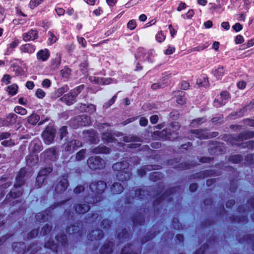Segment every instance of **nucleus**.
Returning <instances> with one entry per match:
<instances>
[{
  "label": "nucleus",
  "instance_id": "nucleus-36",
  "mask_svg": "<svg viewBox=\"0 0 254 254\" xmlns=\"http://www.w3.org/2000/svg\"><path fill=\"white\" fill-rule=\"evenodd\" d=\"M18 86L16 84H12L9 86L7 88V91L9 94L13 96L15 95L17 92Z\"/></svg>",
  "mask_w": 254,
  "mask_h": 254
},
{
  "label": "nucleus",
  "instance_id": "nucleus-58",
  "mask_svg": "<svg viewBox=\"0 0 254 254\" xmlns=\"http://www.w3.org/2000/svg\"><path fill=\"white\" fill-rule=\"evenodd\" d=\"M85 153V149H82L79 151L77 154L76 158L77 160L80 161L83 158L84 154Z\"/></svg>",
  "mask_w": 254,
  "mask_h": 254
},
{
  "label": "nucleus",
  "instance_id": "nucleus-57",
  "mask_svg": "<svg viewBox=\"0 0 254 254\" xmlns=\"http://www.w3.org/2000/svg\"><path fill=\"white\" fill-rule=\"evenodd\" d=\"M116 98L117 95H114L110 100H109L108 102L105 103V104L104 105V107L105 108H109L115 102Z\"/></svg>",
  "mask_w": 254,
  "mask_h": 254
},
{
  "label": "nucleus",
  "instance_id": "nucleus-48",
  "mask_svg": "<svg viewBox=\"0 0 254 254\" xmlns=\"http://www.w3.org/2000/svg\"><path fill=\"white\" fill-rule=\"evenodd\" d=\"M17 117V116L16 115L11 113L7 116V120L9 121L10 124H13L16 122Z\"/></svg>",
  "mask_w": 254,
  "mask_h": 254
},
{
  "label": "nucleus",
  "instance_id": "nucleus-44",
  "mask_svg": "<svg viewBox=\"0 0 254 254\" xmlns=\"http://www.w3.org/2000/svg\"><path fill=\"white\" fill-rule=\"evenodd\" d=\"M147 62L148 63H154L155 62V56L153 51H151L148 54L146 57Z\"/></svg>",
  "mask_w": 254,
  "mask_h": 254
},
{
  "label": "nucleus",
  "instance_id": "nucleus-12",
  "mask_svg": "<svg viewBox=\"0 0 254 254\" xmlns=\"http://www.w3.org/2000/svg\"><path fill=\"white\" fill-rule=\"evenodd\" d=\"M68 186V181L66 178H63L56 186L55 190L58 193L64 192Z\"/></svg>",
  "mask_w": 254,
  "mask_h": 254
},
{
  "label": "nucleus",
  "instance_id": "nucleus-35",
  "mask_svg": "<svg viewBox=\"0 0 254 254\" xmlns=\"http://www.w3.org/2000/svg\"><path fill=\"white\" fill-rule=\"evenodd\" d=\"M124 140L125 142H141V139L137 137L136 136L133 135H128L127 136L124 137Z\"/></svg>",
  "mask_w": 254,
  "mask_h": 254
},
{
  "label": "nucleus",
  "instance_id": "nucleus-10",
  "mask_svg": "<svg viewBox=\"0 0 254 254\" xmlns=\"http://www.w3.org/2000/svg\"><path fill=\"white\" fill-rule=\"evenodd\" d=\"M44 156L47 160L56 161L58 157L57 151L55 148H49L44 152Z\"/></svg>",
  "mask_w": 254,
  "mask_h": 254
},
{
  "label": "nucleus",
  "instance_id": "nucleus-56",
  "mask_svg": "<svg viewBox=\"0 0 254 254\" xmlns=\"http://www.w3.org/2000/svg\"><path fill=\"white\" fill-rule=\"evenodd\" d=\"M19 43L18 40L16 39L11 42L8 46V50L9 51L10 49L12 50L13 49L16 48Z\"/></svg>",
  "mask_w": 254,
  "mask_h": 254
},
{
  "label": "nucleus",
  "instance_id": "nucleus-17",
  "mask_svg": "<svg viewBox=\"0 0 254 254\" xmlns=\"http://www.w3.org/2000/svg\"><path fill=\"white\" fill-rule=\"evenodd\" d=\"M75 99L76 98L70 91L68 94L64 95L62 97L61 100L63 102H65L67 105H70L75 102Z\"/></svg>",
  "mask_w": 254,
  "mask_h": 254
},
{
  "label": "nucleus",
  "instance_id": "nucleus-11",
  "mask_svg": "<svg viewBox=\"0 0 254 254\" xmlns=\"http://www.w3.org/2000/svg\"><path fill=\"white\" fill-rule=\"evenodd\" d=\"M38 38V32L36 30L31 29L23 34V39L25 41L34 40Z\"/></svg>",
  "mask_w": 254,
  "mask_h": 254
},
{
  "label": "nucleus",
  "instance_id": "nucleus-9",
  "mask_svg": "<svg viewBox=\"0 0 254 254\" xmlns=\"http://www.w3.org/2000/svg\"><path fill=\"white\" fill-rule=\"evenodd\" d=\"M192 133L195 134V136L201 139H205L209 137H215L217 135V133L213 132V134H209L206 130H193Z\"/></svg>",
  "mask_w": 254,
  "mask_h": 254
},
{
  "label": "nucleus",
  "instance_id": "nucleus-29",
  "mask_svg": "<svg viewBox=\"0 0 254 254\" xmlns=\"http://www.w3.org/2000/svg\"><path fill=\"white\" fill-rule=\"evenodd\" d=\"M89 209V206L86 204H79L75 207V210L79 213H84Z\"/></svg>",
  "mask_w": 254,
  "mask_h": 254
},
{
  "label": "nucleus",
  "instance_id": "nucleus-60",
  "mask_svg": "<svg viewBox=\"0 0 254 254\" xmlns=\"http://www.w3.org/2000/svg\"><path fill=\"white\" fill-rule=\"evenodd\" d=\"M22 194V192L20 191H18L17 192L11 190L9 193V195L10 197L12 198H17L19 197Z\"/></svg>",
  "mask_w": 254,
  "mask_h": 254
},
{
  "label": "nucleus",
  "instance_id": "nucleus-62",
  "mask_svg": "<svg viewBox=\"0 0 254 254\" xmlns=\"http://www.w3.org/2000/svg\"><path fill=\"white\" fill-rule=\"evenodd\" d=\"M71 70L69 68H66L61 70L62 76L64 77L67 78L69 74L70 73Z\"/></svg>",
  "mask_w": 254,
  "mask_h": 254
},
{
  "label": "nucleus",
  "instance_id": "nucleus-41",
  "mask_svg": "<svg viewBox=\"0 0 254 254\" xmlns=\"http://www.w3.org/2000/svg\"><path fill=\"white\" fill-rule=\"evenodd\" d=\"M45 212H42L38 213L35 215L36 221L39 222H41L42 220L44 221L46 220V215H45Z\"/></svg>",
  "mask_w": 254,
  "mask_h": 254
},
{
  "label": "nucleus",
  "instance_id": "nucleus-21",
  "mask_svg": "<svg viewBox=\"0 0 254 254\" xmlns=\"http://www.w3.org/2000/svg\"><path fill=\"white\" fill-rule=\"evenodd\" d=\"M230 97L229 94L226 91L221 92L220 94V99L222 100V103L216 104V107H219L224 105Z\"/></svg>",
  "mask_w": 254,
  "mask_h": 254
},
{
  "label": "nucleus",
  "instance_id": "nucleus-51",
  "mask_svg": "<svg viewBox=\"0 0 254 254\" xmlns=\"http://www.w3.org/2000/svg\"><path fill=\"white\" fill-rule=\"evenodd\" d=\"M45 179V177L38 174L36 179V185H37L38 187H40L42 184L43 183Z\"/></svg>",
  "mask_w": 254,
  "mask_h": 254
},
{
  "label": "nucleus",
  "instance_id": "nucleus-31",
  "mask_svg": "<svg viewBox=\"0 0 254 254\" xmlns=\"http://www.w3.org/2000/svg\"><path fill=\"white\" fill-rule=\"evenodd\" d=\"M92 152L94 153H108L109 152V149L104 146H99L92 150Z\"/></svg>",
  "mask_w": 254,
  "mask_h": 254
},
{
  "label": "nucleus",
  "instance_id": "nucleus-61",
  "mask_svg": "<svg viewBox=\"0 0 254 254\" xmlns=\"http://www.w3.org/2000/svg\"><path fill=\"white\" fill-rule=\"evenodd\" d=\"M246 161L250 165H252L254 163V155L249 154L246 157Z\"/></svg>",
  "mask_w": 254,
  "mask_h": 254
},
{
  "label": "nucleus",
  "instance_id": "nucleus-23",
  "mask_svg": "<svg viewBox=\"0 0 254 254\" xmlns=\"http://www.w3.org/2000/svg\"><path fill=\"white\" fill-rule=\"evenodd\" d=\"M21 50L22 52L31 54L35 51V48L34 45L31 44H26L21 47Z\"/></svg>",
  "mask_w": 254,
  "mask_h": 254
},
{
  "label": "nucleus",
  "instance_id": "nucleus-54",
  "mask_svg": "<svg viewBox=\"0 0 254 254\" xmlns=\"http://www.w3.org/2000/svg\"><path fill=\"white\" fill-rule=\"evenodd\" d=\"M102 138L103 139L106 140L108 142H112L114 140L112 136L110 134L107 133H104Z\"/></svg>",
  "mask_w": 254,
  "mask_h": 254
},
{
  "label": "nucleus",
  "instance_id": "nucleus-19",
  "mask_svg": "<svg viewBox=\"0 0 254 254\" xmlns=\"http://www.w3.org/2000/svg\"><path fill=\"white\" fill-rule=\"evenodd\" d=\"M103 236L102 231L100 230H94L88 236V239L92 241L93 239H100Z\"/></svg>",
  "mask_w": 254,
  "mask_h": 254
},
{
  "label": "nucleus",
  "instance_id": "nucleus-15",
  "mask_svg": "<svg viewBox=\"0 0 254 254\" xmlns=\"http://www.w3.org/2000/svg\"><path fill=\"white\" fill-rule=\"evenodd\" d=\"M26 161L28 166L35 165L38 162V156L36 153L30 154L26 157Z\"/></svg>",
  "mask_w": 254,
  "mask_h": 254
},
{
  "label": "nucleus",
  "instance_id": "nucleus-53",
  "mask_svg": "<svg viewBox=\"0 0 254 254\" xmlns=\"http://www.w3.org/2000/svg\"><path fill=\"white\" fill-rule=\"evenodd\" d=\"M208 47V45L206 44H203V45H200L199 46H197L196 47H195L192 49V51H201L205 48H206Z\"/></svg>",
  "mask_w": 254,
  "mask_h": 254
},
{
  "label": "nucleus",
  "instance_id": "nucleus-32",
  "mask_svg": "<svg viewBox=\"0 0 254 254\" xmlns=\"http://www.w3.org/2000/svg\"><path fill=\"white\" fill-rule=\"evenodd\" d=\"M40 120V116L36 114H32L27 118L28 122L32 125H36Z\"/></svg>",
  "mask_w": 254,
  "mask_h": 254
},
{
  "label": "nucleus",
  "instance_id": "nucleus-33",
  "mask_svg": "<svg viewBox=\"0 0 254 254\" xmlns=\"http://www.w3.org/2000/svg\"><path fill=\"white\" fill-rule=\"evenodd\" d=\"M90 79L91 81H92L93 82H94L96 83H98V84H108L110 83V81L111 80V79H110L104 80L102 78H99L97 77H90Z\"/></svg>",
  "mask_w": 254,
  "mask_h": 254
},
{
  "label": "nucleus",
  "instance_id": "nucleus-5",
  "mask_svg": "<svg viewBox=\"0 0 254 254\" xmlns=\"http://www.w3.org/2000/svg\"><path fill=\"white\" fill-rule=\"evenodd\" d=\"M106 187V184L103 181H95L90 185V189L95 193H101L104 191Z\"/></svg>",
  "mask_w": 254,
  "mask_h": 254
},
{
  "label": "nucleus",
  "instance_id": "nucleus-59",
  "mask_svg": "<svg viewBox=\"0 0 254 254\" xmlns=\"http://www.w3.org/2000/svg\"><path fill=\"white\" fill-rule=\"evenodd\" d=\"M151 167H152V166H147L143 168H141L138 170V173L140 176H143L145 174L146 171H149L151 170V169L150 168Z\"/></svg>",
  "mask_w": 254,
  "mask_h": 254
},
{
  "label": "nucleus",
  "instance_id": "nucleus-27",
  "mask_svg": "<svg viewBox=\"0 0 254 254\" xmlns=\"http://www.w3.org/2000/svg\"><path fill=\"white\" fill-rule=\"evenodd\" d=\"M123 190V187L120 183H116L112 185L111 191L114 194L120 193Z\"/></svg>",
  "mask_w": 254,
  "mask_h": 254
},
{
  "label": "nucleus",
  "instance_id": "nucleus-7",
  "mask_svg": "<svg viewBox=\"0 0 254 254\" xmlns=\"http://www.w3.org/2000/svg\"><path fill=\"white\" fill-rule=\"evenodd\" d=\"M90 118L86 115L78 116L72 121V124L75 127L79 126H86L90 125Z\"/></svg>",
  "mask_w": 254,
  "mask_h": 254
},
{
  "label": "nucleus",
  "instance_id": "nucleus-28",
  "mask_svg": "<svg viewBox=\"0 0 254 254\" xmlns=\"http://www.w3.org/2000/svg\"><path fill=\"white\" fill-rule=\"evenodd\" d=\"M122 254H138V253L134 251V246L132 245L126 246L122 249Z\"/></svg>",
  "mask_w": 254,
  "mask_h": 254
},
{
  "label": "nucleus",
  "instance_id": "nucleus-39",
  "mask_svg": "<svg viewBox=\"0 0 254 254\" xmlns=\"http://www.w3.org/2000/svg\"><path fill=\"white\" fill-rule=\"evenodd\" d=\"M83 109L86 112H89L90 113H93L96 111L95 106L93 104H90L88 106H86V105H83Z\"/></svg>",
  "mask_w": 254,
  "mask_h": 254
},
{
  "label": "nucleus",
  "instance_id": "nucleus-46",
  "mask_svg": "<svg viewBox=\"0 0 254 254\" xmlns=\"http://www.w3.org/2000/svg\"><path fill=\"white\" fill-rule=\"evenodd\" d=\"M44 0H31L29 3L30 6L31 8L38 6L41 4Z\"/></svg>",
  "mask_w": 254,
  "mask_h": 254
},
{
  "label": "nucleus",
  "instance_id": "nucleus-43",
  "mask_svg": "<svg viewBox=\"0 0 254 254\" xmlns=\"http://www.w3.org/2000/svg\"><path fill=\"white\" fill-rule=\"evenodd\" d=\"M52 170L53 169L51 167H47L40 170L39 172V174L45 177V176H47L48 174L50 173Z\"/></svg>",
  "mask_w": 254,
  "mask_h": 254
},
{
  "label": "nucleus",
  "instance_id": "nucleus-37",
  "mask_svg": "<svg viewBox=\"0 0 254 254\" xmlns=\"http://www.w3.org/2000/svg\"><path fill=\"white\" fill-rule=\"evenodd\" d=\"M84 88V85H81L77 86L76 88L71 90L70 92L72 94L74 97L76 98V96L81 93Z\"/></svg>",
  "mask_w": 254,
  "mask_h": 254
},
{
  "label": "nucleus",
  "instance_id": "nucleus-6",
  "mask_svg": "<svg viewBox=\"0 0 254 254\" xmlns=\"http://www.w3.org/2000/svg\"><path fill=\"white\" fill-rule=\"evenodd\" d=\"M253 137H254V132L252 131H245L243 133L234 138L231 141V143L233 144L240 145L241 141Z\"/></svg>",
  "mask_w": 254,
  "mask_h": 254
},
{
  "label": "nucleus",
  "instance_id": "nucleus-16",
  "mask_svg": "<svg viewBox=\"0 0 254 254\" xmlns=\"http://www.w3.org/2000/svg\"><path fill=\"white\" fill-rule=\"evenodd\" d=\"M129 169L128 167L127 168V169L122 170L117 174L118 179L122 181L127 180L129 178Z\"/></svg>",
  "mask_w": 254,
  "mask_h": 254
},
{
  "label": "nucleus",
  "instance_id": "nucleus-64",
  "mask_svg": "<svg viewBox=\"0 0 254 254\" xmlns=\"http://www.w3.org/2000/svg\"><path fill=\"white\" fill-rule=\"evenodd\" d=\"M244 41V39L243 36L241 35H237L235 39V42L236 44H242Z\"/></svg>",
  "mask_w": 254,
  "mask_h": 254
},
{
  "label": "nucleus",
  "instance_id": "nucleus-50",
  "mask_svg": "<svg viewBox=\"0 0 254 254\" xmlns=\"http://www.w3.org/2000/svg\"><path fill=\"white\" fill-rule=\"evenodd\" d=\"M78 228H79L78 225H72L71 226H69L66 228V232L70 234H74L75 233V231Z\"/></svg>",
  "mask_w": 254,
  "mask_h": 254
},
{
  "label": "nucleus",
  "instance_id": "nucleus-55",
  "mask_svg": "<svg viewBox=\"0 0 254 254\" xmlns=\"http://www.w3.org/2000/svg\"><path fill=\"white\" fill-rule=\"evenodd\" d=\"M232 29L235 32H238L243 29V25L240 23H236L232 26Z\"/></svg>",
  "mask_w": 254,
  "mask_h": 254
},
{
  "label": "nucleus",
  "instance_id": "nucleus-4",
  "mask_svg": "<svg viewBox=\"0 0 254 254\" xmlns=\"http://www.w3.org/2000/svg\"><path fill=\"white\" fill-rule=\"evenodd\" d=\"M55 130L51 126L47 127L42 133V137L47 144L51 143L54 140Z\"/></svg>",
  "mask_w": 254,
  "mask_h": 254
},
{
  "label": "nucleus",
  "instance_id": "nucleus-40",
  "mask_svg": "<svg viewBox=\"0 0 254 254\" xmlns=\"http://www.w3.org/2000/svg\"><path fill=\"white\" fill-rule=\"evenodd\" d=\"M14 112L21 115H25L27 114V110L21 106H16L14 108Z\"/></svg>",
  "mask_w": 254,
  "mask_h": 254
},
{
  "label": "nucleus",
  "instance_id": "nucleus-24",
  "mask_svg": "<svg viewBox=\"0 0 254 254\" xmlns=\"http://www.w3.org/2000/svg\"><path fill=\"white\" fill-rule=\"evenodd\" d=\"M48 39L47 40V44L48 45H52L56 43L58 39L55 35L54 32L52 30H50L48 32Z\"/></svg>",
  "mask_w": 254,
  "mask_h": 254
},
{
  "label": "nucleus",
  "instance_id": "nucleus-47",
  "mask_svg": "<svg viewBox=\"0 0 254 254\" xmlns=\"http://www.w3.org/2000/svg\"><path fill=\"white\" fill-rule=\"evenodd\" d=\"M136 27V23L134 19L130 20L127 24V27L130 30L134 29Z\"/></svg>",
  "mask_w": 254,
  "mask_h": 254
},
{
  "label": "nucleus",
  "instance_id": "nucleus-63",
  "mask_svg": "<svg viewBox=\"0 0 254 254\" xmlns=\"http://www.w3.org/2000/svg\"><path fill=\"white\" fill-rule=\"evenodd\" d=\"M60 133L61 139H62L67 134L66 127L64 126L63 127L61 128H60Z\"/></svg>",
  "mask_w": 254,
  "mask_h": 254
},
{
  "label": "nucleus",
  "instance_id": "nucleus-3",
  "mask_svg": "<svg viewBox=\"0 0 254 254\" xmlns=\"http://www.w3.org/2000/svg\"><path fill=\"white\" fill-rule=\"evenodd\" d=\"M56 239L58 244L48 241L45 244V248L52 250L54 252H57L60 244L61 245H64L66 243V237L64 235H61L60 236L57 235L56 237Z\"/></svg>",
  "mask_w": 254,
  "mask_h": 254
},
{
  "label": "nucleus",
  "instance_id": "nucleus-22",
  "mask_svg": "<svg viewBox=\"0 0 254 254\" xmlns=\"http://www.w3.org/2000/svg\"><path fill=\"white\" fill-rule=\"evenodd\" d=\"M84 133L85 134V137L87 138L92 143H94L96 141L97 135L94 130H88L85 131Z\"/></svg>",
  "mask_w": 254,
  "mask_h": 254
},
{
  "label": "nucleus",
  "instance_id": "nucleus-13",
  "mask_svg": "<svg viewBox=\"0 0 254 254\" xmlns=\"http://www.w3.org/2000/svg\"><path fill=\"white\" fill-rule=\"evenodd\" d=\"M50 55L49 51L47 49L40 50L36 54L37 58L42 62H46L49 58Z\"/></svg>",
  "mask_w": 254,
  "mask_h": 254
},
{
  "label": "nucleus",
  "instance_id": "nucleus-26",
  "mask_svg": "<svg viewBox=\"0 0 254 254\" xmlns=\"http://www.w3.org/2000/svg\"><path fill=\"white\" fill-rule=\"evenodd\" d=\"M113 244L109 242L104 245L101 249V253L103 254H110L112 252Z\"/></svg>",
  "mask_w": 254,
  "mask_h": 254
},
{
  "label": "nucleus",
  "instance_id": "nucleus-38",
  "mask_svg": "<svg viewBox=\"0 0 254 254\" xmlns=\"http://www.w3.org/2000/svg\"><path fill=\"white\" fill-rule=\"evenodd\" d=\"M224 69L223 66H219V67L215 70L214 72V75L219 78L222 76L224 73Z\"/></svg>",
  "mask_w": 254,
  "mask_h": 254
},
{
  "label": "nucleus",
  "instance_id": "nucleus-2",
  "mask_svg": "<svg viewBox=\"0 0 254 254\" xmlns=\"http://www.w3.org/2000/svg\"><path fill=\"white\" fill-rule=\"evenodd\" d=\"M89 167L92 170L100 169L105 167V161L99 157H91L87 160Z\"/></svg>",
  "mask_w": 254,
  "mask_h": 254
},
{
  "label": "nucleus",
  "instance_id": "nucleus-8",
  "mask_svg": "<svg viewBox=\"0 0 254 254\" xmlns=\"http://www.w3.org/2000/svg\"><path fill=\"white\" fill-rule=\"evenodd\" d=\"M26 172L24 169H21L18 172V174L15 179V183L14 187L15 188L20 187L24 183V178L26 176Z\"/></svg>",
  "mask_w": 254,
  "mask_h": 254
},
{
  "label": "nucleus",
  "instance_id": "nucleus-25",
  "mask_svg": "<svg viewBox=\"0 0 254 254\" xmlns=\"http://www.w3.org/2000/svg\"><path fill=\"white\" fill-rule=\"evenodd\" d=\"M174 133H171L170 131L167 129H163L161 132V135L164 139L165 140H173L176 138V137H174L173 135H174Z\"/></svg>",
  "mask_w": 254,
  "mask_h": 254
},
{
  "label": "nucleus",
  "instance_id": "nucleus-30",
  "mask_svg": "<svg viewBox=\"0 0 254 254\" xmlns=\"http://www.w3.org/2000/svg\"><path fill=\"white\" fill-rule=\"evenodd\" d=\"M32 153H36L42 149L41 144L39 141H33L30 145Z\"/></svg>",
  "mask_w": 254,
  "mask_h": 254
},
{
  "label": "nucleus",
  "instance_id": "nucleus-49",
  "mask_svg": "<svg viewBox=\"0 0 254 254\" xmlns=\"http://www.w3.org/2000/svg\"><path fill=\"white\" fill-rule=\"evenodd\" d=\"M162 177V175L159 172H153L150 176V179L153 181H156Z\"/></svg>",
  "mask_w": 254,
  "mask_h": 254
},
{
  "label": "nucleus",
  "instance_id": "nucleus-42",
  "mask_svg": "<svg viewBox=\"0 0 254 254\" xmlns=\"http://www.w3.org/2000/svg\"><path fill=\"white\" fill-rule=\"evenodd\" d=\"M229 160L234 163L240 162L242 160V157L241 155H235L230 157Z\"/></svg>",
  "mask_w": 254,
  "mask_h": 254
},
{
  "label": "nucleus",
  "instance_id": "nucleus-18",
  "mask_svg": "<svg viewBox=\"0 0 254 254\" xmlns=\"http://www.w3.org/2000/svg\"><path fill=\"white\" fill-rule=\"evenodd\" d=\"M128 167V164L127 162H117L113 165V168L114 170L119 172H121L122 170L127 169Z\"/></svg>",
  "mask_w": 254,
  "mask_h": 254
},
{
  "label": "nucleus",
  "instance_id": "nucleus-1",
  "mask_svg": "<svg viewBox=\"0 0 254 254\" xmlns=\"http://www.w3.org/2000/svg\"><path fill=\"white\" fill-rule=\"evenodd\" d=\"M12 247L14 251H15L17 254H23L24 253L34 254L37 251V247L35 244H32L29 246L26 251H25V246L24 243L21 242L13 244Z\"/></svg>",
  "mask_w": 254,
  "mask_h": 254
},
{
  "label": "nucleus",
  "instance_id": "nucleus-14",
  "mask_svg": "<svg viewBox=\"0 0 254 254\" xmlns=\"http://www.w3.org/2000/svg\"><path fill=\"white\" fill-rule=\"evenodd\" d=\"M81 146V142L77 140H72L68 142L65 146V149L68 151H73Z\"/></svg>",
  "mask_w": 254,
  "mask_h": 254
},
{
  "label": "nucleus",
  "instance_id": "nucleus-20",
  "mask_svg": "<svg viewBox=\"0 0 254 254\" xmlns=\"http://www.w3.org/2000/svg\"><path fill=\"white\" fill-rule=\"evenodd\" d=\"M196 84L198 85V87H208L209 85L208 78L202 76L200 77V78H198L197 79Z\"/></svg>",
  "mask_w": 254,
  "mask_h": 254
},
{
  "label": "nucleus",
  "instance_id": "nucleus-52",
  "mask_svg": "<svg viewBox=\"0 0 254 254\" xmlns=\"http://www.w3.org/2000/svg\"><path fill=\"white\" fill-rule=\"evenodd\" d=\"M51 227L48 224L45 225L42 229L41 234L43 235H46L50 231Z\"/></svg>",
  "mask_w": 254,
  "mask_h": 254
},
{
  "label": "nucleus",
  "instance_id": "nucleus-34",
  "mask_svg": "<svg viewBox=\"0 0 254 254\" xmlns=\"http://www.w3.org/2000/svg\"><path fill=\"white\" fill-rule=\"evenodd\" d=\"M254 108V99H253L249 104L246 105L243 109L241 110L239 116H243L248 110H251Z\"/></svg>",
  "mask_w": 254,
  "mask_h": 254
},
{
  "label": "nucleus",
  "instance_id": "nucleus-45",
  "mask_svg": "<svg viewBox=\"0 0 254 254\" xmlns=\"http://www.w3.org/2000/svg\"><path fill=\"white\" fill-rule=\"evenodd\" d=\"M69 89L67 85H65L62 87L60 88L57 90L58 95L59 96L62 95L64 93L67 92Z\"/></svg>",
  "mask_w": 254,
  "mask_h": 254
}]
</instances>
